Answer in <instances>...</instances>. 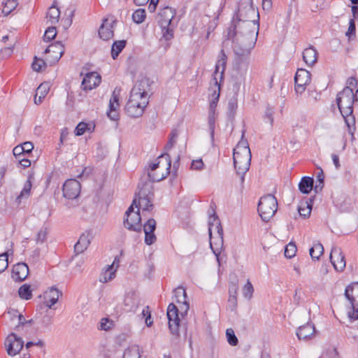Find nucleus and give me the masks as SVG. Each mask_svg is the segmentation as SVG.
<instances>
[{"label": "nucleus", "instance_id": "1", "mask_svg": "<svg viewBox=\"0 0 358 358\" xmlns=\"http://www.w3.org/2000/svg\"><path fill=\"white\" fill-rule=\"evenodd\" d=\"M247 36L245 44V37L241 36L236 39V44L234 45V52L236 57L233 68L237 76L241 78L245 76L249 68L250 52L256 42L255 30H249Z\"/></svg>", "mask_w": 358, "mask_h": 358}, {"label": "nucleus", "instance_id": "2", "mask_svg": "<svg viewBox=\"0 0 358 358\" xmlns=\"http://www.w3.org/2000/svg\"><path fill=\"white\" fill-rule=\"evenodd\" d=\"M353 90L350 87H344L336 96V104L345 119L348 128V132L352 136L355 131V118L353 115V106L355 103Z\"/></svg>", "mask_w": 358, "mask_h": 358}, {"label": "nucleus", "instance_id": "3", "mask_svg": "<svg viewBox=\"0 0 358 358\" xmlns=\"http://www.w3.org/2000/svg\"><path fill=\"white\" fill-rule=\"evenodd\" d=\"M171 160L169 155L164 154L157 158V162L150 165L148 177L152 182H159L166 178L170 173Z\"/></svg>", "mask_w": 358, "mask_h": 358}, {"label": "nucleus", "instance_id": "4", "mask_svg": "<svg viewBox=\"0 0 358 358\" xmlns=\"http://www.w3.org/2000/svg\"><path fill=\"white\" fill-rule=\"evenodd\" d=\"M256 17H259V14L255 8L252 5H247L238 9L236 19L248 31L251 29L255 30V40L258 34L257 31H256V25L258 24V20H255Z\"/></svg>", "mask_w": 358, "mask_h": 358}, {"label": "nucleus", "instance_id": "5", "mask_svg": "<svg viewBox=\"0 0 358 358\" xmlns=\"http://www.w3.org/2000/svg\"><path fill=\"white\" fill-rule=\"evenodd\" d=\"M277 209L278 201L273 195L267 194L260 198L257 210L263 221H269L276 213Z\"/></svg>", "mask_w": 358, "mask_h": 358}, {"label": "nucleus", "instance_id": "6", "mask_svg": "<svg viewBox=\"0 0 358 358\" xmlns=\"http://www.w3.org/2000/svg\"><path fill=\"white\" fill-rule=\"evenodd\" d=\"M175 15L176 10L169 6L163 8L159 13L158 23L162 29L163 37L167 41L173 37V30L170 25Z\"/></svg>", "mask_w": 358, "mask_h": 358}, {"label": "nucleus", "instance_id": "7", "mask_svg": "<svg viewBox=\"0 0 358 358\" xmlns=\"http://www.w3.org/2000/svg\"><path fill=\"white\" fill-rule=\"evenodd\" d=\"M240 148H241V152L234 151L233 159L236 173L241 176V180L243 181L244 175L250 168L251 153L250 150L241 147Z\"/></svg>", "mask_w": 358, "mask_h": 358}, {"label": "nucleus", "instance_id": "8", "mask_svg": "<svg viewBox=\"0 0 358 358\" xmlns=\"http://www.w3.org/2000/svg\"><path fill=\"white\" fill-rule=\"evenodd\" d=\"M148 90V80L147 79L145 78L138 81L131 89L129 99L135 100V102L147 106L149 103Z\"/></svg>", "mask_w": 358, "mask_h": 358}, {"label": "nucleus", "instance_id": "9", "mask_svg": "<svg viewBox=\"0 0 358 358\" xmlns=\"http://www.w3.org/2000/svg\"><path fill=\"white\" fill-rule=\"evenodd\" d=\"M138 201L137 205L141 207L143 211H150L153 208L152 201L154 199V192L152 186L143 185L137 194Z\"/></svg>", "mask_w": 358, "mask_h": 358}, {"label": "nucleus", "instance_id": "10", "mask_svg": "<svg viewBox=\"0 0 358 358\" xmlns=\"http://www.w3.org/2000/svg\"><path fill=\"white\" fill-rule=\"evenodd\" d=\"M345 296L350 301L352 312H349L348 315L351 320H358V282L346 287Z\"/></svg>", "mask_w": 358, "mask_h": 358}, {"label": "nucleus", "instance_id": "11", "mask_svg": "<svg viewBox=\"0 0 358 358\" xmlns=\"http://www.w3.org/2000/svg\"><path fill=\"white\" fill-rule=\"evenodd\" d=\"M166 315L171 333L174 335H178L180 320L179 315H180V310H179L178 308L173 303H171L167 308Z\"/></svg>", "mask_w": 358, "mask_h": 358}, {"label": "nucleus", "instance_id": "12", "mask_svg": "<svg viewBox=\"0 0 358 358\" xmlns=\"http://www.w3.org/2000/svg\"><path fill=\"white\" fill-rule=\"evenodd\" d=\"M24 341L21 337L17 336L15 334H10L5 340V346L7 353L10 356H15L18 354L22 349Z\"/></svg>", "mask_w": 358, "mask_h": 358}, {"label": "nucleus", "instance_id": "13", "mask_svg": "<svg viewBox=\"0 0 358 358\" xmlns=\"http://www.w3.org/2000/svg\"><path fill=\"white\" fill-rule=\"evenodd\" d=\"M41 310L40 313H36L34 319L38 324V328L45 332L50 329L53 322L54 313L48 309Z\"/></svg>", "mask_w": 358, "mask_h": 358}, {"label": "nucleus", "instance_id": "14", "mask_svg": "<svg viewBox=\"0 0 358 358\" xmlns=\"http://www.w3.org/2000/svg\"><path fill=\"white\" fill-rule=\"evenodd\" d=\"M311 80V74L307 70L301 69H298L295 76V91L297 94H301L306 90V86L308 85Z\"/></svg>", "mask_w": 358, "mask_h": 358}, {"label": "nucleus", "instance_id": "15", "mask_svg": "<svg viewBox=\"0 0 358 358\" xmlns=\"http://www.w3.org/2000/svg\"><path fill=\"white\" fill-rule=\"evenodd\" d=\"M227 57L224 52V50H221L219 55V59L217 60L215 71L213 74L212 81L213 83L214 86H218V83L224 78V73L225 71L226 64H227Z\"/></svg>", "mask_w": 358, "mask_h": 358}, {"label": "nucleus", "instance_id": "16", "mask_svg": "<svg viewBox=\"0 0 358 358\" xmlns=\"http://www.w3.org/2000/svg\"><path fill=\"white\" fill-rule=\"evenodd\" d=\"M81 185L76 179L67 180L63 185V196L68 199H76L80 192Z\"/></svg>", "mask_w": 358, "mask_h": 358}, {"label": "nucleus", "instance_id": "17", "mask_svg": "<svg viewBox=\"0 0 358 358\" xmlns=\"http://www.w3.org/2000/svg\"><path fill=\"white\" fill-rule=\"evenodd\" d=\"M248 29L244 27L241 22L233 21L232 24L228 29L227 38L228 40H233L234 45L236 44V39L243 36L245 37V44L247 43V34Z\"/></svg>", "mask_w": 358, "mask_h": 358}, {"label": "nucleus", "instance_id": "18", "mask_svg": "<svg viewBox=\"0 0 358 358\" xmlns=\"http://www.w3.org/2000/svg\"><path fill=\"white\" fill-rule=\"evenodd\" d=\"M64 52V47L61 42H56L50 45L44 51V53L48 54L46 60L50 64L59 60Z\"/></svg>", "mask_w": 358, "mask_h": 358}, {"label": "nucleus", "instance_id": "19", "mask_svg": "<svg viewBox=\"0 0 358 358\" xmlns=\"http://www.w3.org/2000/svg\"><path fill=\"white\" fill-rule=\"evenodd\" d=\"M330 261L334 268L337 271H342L346 265L345 255L343 254L341 248L334 246L330 253Z\"/></svg>", "mask_w": 358, "mask_h": 358}, {"label": "nucleus", "instance_id": "20", "mask_svg": "<svg viewBox=\"0 0 358 358\" xmlns=\"http://www.w3.org/2000/svg\"><path fill=\"white\" fill-rule=\"evenodd\" d=\"M176 302L178 303L180 309V316L183 317L187 315L189 305L187 301V296L185 289L182 287H178L173 290Z\"/></svg>", "mask_w": 358, "mask_h": 358}, {"label": "nucleus", "instance_id": "21", "mask_svg": "<svg viewBox=\"0 0 358 358\" xmlns=\"http://www.w3.org/2000/svg\"><path fill=\"white\" fill-rule=\"evenodd\" d=\"M210 245L215 255L217 257V260L219 262V255L220 254L223 245V229H218L217 234L210 236Z\"/></svg>", "mask_w": 358, "mask_h": 358}, {"label": "nucleus", "instance_id": "22", "mask_svg": "<svg viewBox=\"0 0 358 358\" xmlns=\"http://www.w3.org/2000/svg\"><path fill=\"white\" fill-rule=\"evenodd\" d=\"M101 80V76L96 72L87 73L84 77L81 87L84 90H91L98 86Z\"/></svg>", "mask_w": 358, "mask_h": 358}, {"label": "nucleus", "instance_id": "23", "mask_svg": "<svg viewBox=\"0 0 358 358\" xmlns=\"http://www.w3.org/2000/svg\"><path fill=\"white\" fill-rule=\"evenodd\" d=\"M141 221V217L138 209L137 212L131 214L129 217H127L126 220H124V225L130 231L139 232L142 229Z\"/></svg>", "mask_w": 358, "mask_h": 358}, {"label": "nucleus", "instance_id": "24", "mask_svg": "<svg viewBox=\"0 0 358 358\" xmlns=\"http://www.w3.org/2000/svg\"><path fill=\"white\" fill-rule=\"evenodd\" d=\"M134 101L129 99L125 106V112L129 116L136 118L143 114L146 106H142Z\"/></svg>", "mask_w": 358, "mask_h": 358}, {"label": "nucleus", "instance_id": "25", "mask_svg": "<svg viewBox=\"0 0 358 358\" xmlns=\"http://www.w3.org/2000/svg\"><path fill=\"white\" fill-rule=\"evenodd\" d=\"M34 180L33 174L28 176L27 180L24 185L23 189L20 192V194L16 197L15 203L19 206L24 200L27 199L31 194V189L32 187V180Z\"/></svg>", "mask_w": 358, "mask_h": 358}, {"label": "nucleus", "instance_id": "26", "mask_svg": "<svg viewBox=\"0 0 358 358\" xmlns=\"http://www.w3.org/2000/svg\"><path fill=\"white\" fill-rule=\"evenodd\" d=\"M29 274V268L25 263H17L12 270V278L15 281L24 280Z\"/></svg>", "mask_w": 358, "mask_h": 358}, {"label": "nucleus", "instance_id": "27", "mask_svg": "<svg viewBox=\"0 0 358 358\" xmlns=\"http://www.w3.org/2000/svg\"><path fill=\"white\" fill-rule=\"evenodd\" d=\"M115 23V20L112 21L111 22H108V19L103 20V22L99 29V35L101 39L107 41L113 36V24Z\"/></svg>", "mask_w": 358, "mask_h": 358}, {"label": "nucleus", "instance_id": "28", "mask_svg": "<svg viewBox=\"0 0 358 358\" xmlns=\"http://www.w3.org/2000/svg\"><path fill=\"white\" fill-rule=\"evenodd\" d=\"M315 328L314 324L308 322L299 327L296 331V336L299 340H308L314 336Z\"/></svg>", "mask_w": 358, "mask_h": 358}, {"label": "nucleus", "instance_id": "29", "mask_svg": "<svg viewBox=\"0 0 358 358\" xmlns=\"http://www.w3.org/2000/svg\"><path fill=\"white\" fill-rule=\"evenodd\" d=\"M123 304L124 311H135L139 304V301L136 294L133 292L127 293L124 296Z\"/></svg>", "mask_w": 358, "mask_h": 358}, {"label": "nucleus", "instance_id": "30", "mask_svg": "<svg viewBox=\"0 0 358 358\" xmlns=\"http://www.w3.org/2000/svg\"><path fill=\"white\" fill-rule=\"evenodd\" d=\"M118 101V96L113 93L109 101V110L107 113L108 117L112 120H117L119 117L117 110L119 108Z\"/></svg>", "mask_w": 358, "mask_h": 358}, {"label": "nucleus", "instance_id": "31", "mask_svg": "<svg viewBox=\"0 0 358 358\" xmlns=\"http://www.w3.org/2000/svg\"><path fill=\"white\" fill-rule=\"evenodd\" d=\"M303 59L308 66L314 65L317 61V52L313 46L306 48L303 52Z\"/></svg>", "mask_w": 358, "mask_h": 358}, {"label": "nucleus", "instance_id": "32", "mask_svg": "<svg viewBox=\"0 0 358 358\" xmlns=\"http://www.w3.org/2000/svg\"><path fill=\"white\" fill-rule=\"evenodd\" d=\"M90 243V234H83L74 246V250L77 254L83 252Z\"/></svg>", "mask_w": 358, "mask_h": 358}, {"label": "nucleus", "instance_id": "33", "mask_svg": "<svg viewBox=\"0 0 358 358\" xmlns=\"http://www.w3.org/2000/svg\"><path fill=\"white\" fill-rule=\"evenodd\" d=\"M59 16L60 11L56 5V1H54L46 14L47 23H49L50 25L55 24L58 22Z\"/></svg>", "mask_w": 358, "mask_h": 358}, {"label": "nucleus", "instance_id": "34", "mask_svg": "<svg viewBox=\"0 0 358 358\" xmlns=\"http://www.w3.org/2000/svg\"><path fill=\"white\" fill-rule=\"evenodd\" d=\"M117 259L115 257L113 263L111 265H108L105 271H103L99 277V281L103 283H106L113 280L115 276L116 269L114 268V265Z\"/></svg>", "mask_w": 358, "mask_h": 358}, {"label": "nucleus", "instance_id": "35", "mask_svg": "<svg viewBox=\"0 0 358 358\" xmlns=\"http://www.w3.org/2000/svg\"><path fill=\"white\" fill-rule=\"evenodd\" d=\"M313 178L308 176H304L299 183V191L305 194H308L313 188Z\"/></svg>", "mask_w": 358, "mask_h": 358}, {"label": "nucleus", "instance_id": "36", "mask_svg": "<svg viewBox=\"0 0 358 358\" xmlns=\"http://www.w3.org/2000/svg\"><path fill=\"white\" fill-rule=\"evenodd\" d=\"M222 229L220 220L218 217L215 215V213L213 212V215H210L209 216V222H208V232L209 236L217 234V229Z\"/></svg>", "mask_w": 358, "mask_h": 358}, {"label": "nucleus", "instance_id": "37", "mask_svg": "<svg viewBox=\"0 0 358 358\" xmlns=\"http://www.w3.org/2000/svg\"><path fill=\"white\" fill-rule=\"evenodd\" d=\"M309 253L313 260H319L324 253V247L320 242H315L310 248Z\"/></svg>", "mask_w": 358, "mask_h": 358}, {"label": "nucleus", "instance_id": "38", "mask_svg": "<svg viewBox=\"0 0 358 358\" xmlns=\"http://www.w3.org/2000/svg\"><path fill=\"white\" fill-rule=\"evenodd\" d=\"M127 41L125 40L116 41L113 43L111 48V56L113 59H115L119 54L126 46Z\"/></svg>", "mask_w": 358, "mask_h": 358}, {"label": "nucleus", "instance_id": "39", "mask_svg": "<svg viewBox=\"0 0 358 358\" xmlns=\"http://www.w3.org/2000/svg\"><path fill=\"white\" fill-rule=\"evenodd\" d=\"M139 347L136 345L129 346L124 352L123 358H140Z\"/></svg>", "mask_w": 358, "mask_h": 358}, {"label": "nucleus", "instance_id": "40", "mask_svg": "<svg viewBox=\"0 0 358 358\" xmlns=\"http://www.w3.org/2000/svg\"><path fill=\"white\" fill-rule=\"evenodd\" d=\"M1 4L3 6L2 12L6 15L10 14L18 5L17 0H3Z\"/></svg>", "mask_w": 358, "mask_h": 358}, {"label": "nucleus", "instance_id": "41", "mask_svg": "<svg viewBox=\"0 0 358 358\" xmlns=\"http://www.w3.org/2000/svg\"><path fill=\"white\" fill-rule=\"evenodd\" d=\"M217 90H214L211 95L212 98L210 101L209 110L216 111V107L220 98V83H218V86H215Z\"/></svg>", "mask_w": 358, "mask_h": 358}, {"label": "nucleus", "instance_id": "42", "mask_svg": "<svg viewBox=\"0 0 358 358\" xmlns=\"http://www.w3.org/2000/svg\"><path fill=\"white\" fill-rule=\"evenodd\" d=\"M216 117V111L208 110V122L212 140L214 139Z\"/></svg>", "mask_w": 358, "mask_h": 358}, {"label": "nucleus", "instance_id": "43", "mask_svg": "<svg viewBox=\"0 0 358 358\" xmlns=\"http://www.w3.org/2000/svg\"><path fill=\"white\" fill-rule=\"evenodd\" d=\"M18 294L22 299L29 300L32 297V291L29 285L24 284L18 289Z\"/></svg>", "mask_w": 358, "mask_h": 358}, {"label": "nucleus", "instance_id": "44", "mask_svg": "<svg viewBox=\"0 0 358 358\" xmlns=\"http://www.w3.org/2000/svg\"><path fill=\"white\" fill-rule=\"evenodd\" d=\"M238 108L237 101L235 99H231L227 106V116L229 119L234 118Z\"/></svg>", "mask_w": 358, "mask_h": 358}, {"label": "nucleus", "instance_id": "45", "mask_svg": "<svg viewBox=\"0 0 358 358\" xmlns=\"http://www.w3.org/2000/svg\"><path fill=\"white\" fill-rule=\"evenodd\" d=\"M146 17V13L144 9H138L132 15L134 22L137 24L142 23Z\"/></svg>", "mask_w": 358, "mask_h": 358}, {"label": "nucleus", "instance_id": "46", "mask_svg": "<svg viewBox=\"0 0 358 358\" xmlns=\"http://www.w3.org/2000/svg\"><path fill=\"white\" fill-rule=\"evenodd\" d=\"M62 292L55 287H50L45 292L44 297H49L58 301L59 296H62Z\"/></svg>", "mask_w": 358, "mask_h": 358}, {"label": "nucleus", "instance_id": "47", "mask_svg": "<svg viewBox=\"0 0 358 358\" xmlns=\"http://www.w3.org/2000/svg\"><path fill=\"white\" fill-rule=\"evenodd\" d=\"M297 251L296 245L294 243L290 242L288 243L285 249V256L287 258L291 259L294 257Z\"/></svg>", "mask_w": 358, "mask_h": 358}, {"label": "nucleus", "instance_id": "48", "mask_svg": "<svg viewBox=\"0 0 358 358\" xmlns=\"http://www.w3.org/2000/svg\"><path fill=\"white\" fill-rule=\"evenodd\" d=\"M226 336L227 341L231 346H236L238 345V340L235 335L234 331L232 329H227L226 331Z\"/></svg>", "mask_w": 358, "mask_h": 358}, {"label": "nucleus", "instance_id": "49", "mask_svg": "<svg viewBox=\"0 0 358 358\" xmlns=\"http://www.w3.org/2000/svg\"><path fill=\"white\" fill-rule=\"evenodd\" d=\"M254 292V288L249 280H248L246 284L243 287V294L245 298L250 299Z\"/></svg>", "mask_w": 358, "mask_h": 358}, {"label": "nucleus", "instance_id": "50", "mask_svg": "<svg viewBox=\"0 0 358 358\" xmlns=\"http://www.w3.org/2000/svg\"><path fill=\"white\" fill-rule=\"evenodd\" d=\"M86 131H91L90 125L85 122H80L75 129V134L78 136H82Z\"/></svg>", "mask_w": 358, "mask_h": 358}, {"label": "nucleus", "instance_id": "51", "mask_svg": "<svg viewBox=\"0 0 358 358\" xmlns=\"http://www.w3.org/2000/svg\"><path fill=\"white\" fill-rule=\"evenodd\" d=\"M50 90V85L48 83H41L36 91V95H41V97H45Z\"/></svg>", "mask_w": 358, "mask_h": 358}, {"label": "nucleus", "instance_id": "52", "mask_svg": "<svg viewBox=\"0 0 358 358\" xmlns=\"http://www.w3.org/2000/svg\"><path fill=\"white\" fill-rule=\"evenodd\" d=\"M11 314L15 315V319L17 320V324H15L16 327H19L20 325H24L26 323L25 318L17 310H12L8 311L7 315H10Z\"/></svg>", "mask_w": 358, "mask_h": 358}, {"label": "nucleus", "instance_id": "53", "mask_svg": "<svg viewBox=\"0 0 358 358\" xmlns=\"http://www.w3.org/2000/svg\"><path fill=\"white\" fill-rule=\"evenodd\" d=\"M57 35L56 28L55 27L50 25L46 31H45V34L43 36L44 41H50L55 38Z\"/></svg>", "mask_w": 358, "mask_h": 358}, {"label": "nucleus", "instance_id": "54", "mask_svg": "<svg viewBox=\"0 0 358 358\" xmlns=\"http://www.w3.org/2000/svg\"><path fill=\"white\" fill-rule=\"evenodd\" d=\"M273 115L274 109L271 106H267L264 115V120L265 122H268L271 126L273 124Z\"/></svg>", "mask_w": 358, "mask_h": 358}, {"label": "nucleus", "instance_id": "55", "mask_svg": "<svg viewBox=\"0 0 358 358\" xmlns=\"http://www.w3.org/2000/svg\"><path fill=\"white\" fill-rule=\"evenodd\" d=\"M32 69L35 71H40L43 67L46 66L45 61L42 59H38L37 57H34V60L31 64Z\"/></svg>", "mask_w": 358, "mask_h": 358}, {"label": "nucleus", "instance_id": "56", "mask_svg": "<svg viewBox=\"0 0 358 358\" xmlns=\"http://www.w3.org/2000/svg\"><path fill=\"white\" fill-rule=\"evenodd\" d=\"M8 252H5L0 255V273L3 272L8 266Z\"/></svg>", "mask_w": 358, "mask_h": 358}, {"label": "nucleus", "instance_id": "57", "mask_svg": "<svg viewBox=\"0 0 358 358\" xmlns=\"http://www.w3.org/2000/svg\"><path fill=\"white\" fill-rule=\"evenodd\" d=\"M156 229V221L150 218L149 219L143 226L144 232H155Z\"/></svg>", "mask_w": 358, "mask_h": 358}, {"label": "nucleus", "instance_id": "58", "mask_svg": "<svg viewBox=\"0 0 358 358\" xmlns=\"http://www.w3.org/2000/svg\"><path fill=\"white\" fill-rule=\"evenodd\" d=\"M356 34V26L355 22L354 19H350L349 22V27L348 31L345 33V36L348 37L349 39L352 38V36H355Z\"/></svg>", "mask_w": 358, "mask_h": 358}, {"label": "nucleus", "instance_id": "59", "mask_svg": "<svg viewBox=\"0 0 358 358\" xmlns=\"http://www.w3.org/2000/svg\"><path fill=\"white\" fill-rule=\"evenodd\" d=\"M298 211L299 215L303 218L309 217L311 213V206L309 204H306V206H299Z\"/></svg>", "mask_w": 358, "mask_h": 358}, {"label": "nucleus", "instance_id": "60", "mask_svg": "<svg viewBox=\"0 0 358 358\" xmlns=\"http://www.w3.org/2000/svg\"><path fill=\"white\" fill-rule=\"evenodd\" d=\"M45 301L43 304L40 306L41 310H45L48 309L50 310V309L52 308V307L57 302V301L52 299L49 297H44Z\"/></svg>", "mask_w": 358, "mask_h": 358}, {"label": "nucleus", "instance_id": "61", "mask_svg": "<svg viewBox=\"0 0 358 358\" xmlns=\"http://www.w3.org/2000/svg\"><path fill=\"white\" fill-rule=\"evenodd\" d=\"M157 240L156 236L154 232H145V243L150 245L153 244Z\"/></svg>", "mask_w": 358, "mask_h": 358}, {"label": "nucleus", "instance_id": "62", "mask_svg": "<svg viewBox=\"0 0 358 358\" xmlns=\"http://www.w3.org/2000/svg\"><path fill=\"white\" fill-rule=\"evenodd\" d=\"M238 285L237 282H231L229 287V297H237Z\"/></svg>", "mask_w": 358, "mask_h": 358}, {"label": "nucleus", "instance_id": "63", "mask_svg": "<svg viewBox=\"0 0 358 358\" xmlns=\"http://www.w3.org/2000/svg\"><path fill=\"white\" fill-rule=\"evenodd\" d=\"M24 155L29 154L34 149V145L31 142H24L20 145Z\"/></svg>", "mask_w": 358, "mask_h": 358}, {"label": "nucleus", "instance_id": "64", "mask_svg": "<svg viewBox=\"0 0 358 358\" xmlns=\"http://www.w3.org/2000/svg\"><path fill=\"white\" fill-rule=\"evenodd\" d=\"M47 232L45 229H41L36 236V241L38 243H43L46 239Z\"/></svg>", "mask_w": 358, "mask_h": 358}]
</instances>
